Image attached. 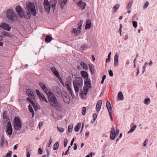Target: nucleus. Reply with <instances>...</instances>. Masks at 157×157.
<instances>
[{"label":"nucleus","mask_w":157,"mask_h":157,"mask_svg":"<svg viewBox=\"0 0 157 157\" xmlns=\"http://www.w3.org/2000/svg\"><path fill=\"white\" fill-rule=\"evenodd\" d=\"M15 9L17 12L20 17H22L23 12L21 8L19 6H18L16 7Z\"/></svg>","instance_id":"nucleus-14"},{"label":"nucleus","mask_w":157,"mask_h":157,"mask_svg":"<svg viewBox=\"0 0 157 157\" xmlns=\"http://www.w3.org/2000/svg\"><path fill=\"white\" fill-rule=\"evenodd\" d=\"M72 31V33H74L75 35H77L80 33V31L79 30L75 29H74Z\"/></svg>","instance_id":"nucleus-28"},{"label":"nucleus","mask_w":157,"mask_h":157,"mask_svg":"<svg viewBox=\"0 0 157 157\" xmlns=\"http://www.w3.org/2000/svg\"><path fill=\"white\" fill-rule=\"evenodd\" d=\"M38 152H39V154L40 155H41V154H42V149H41V148H39Z\"/></svg>","instance_id":"nucleus-52"},{"label":"nucleus","mask_w":157,"mask_h":157,"mask_svg":"<svg viewBox=\"0 0 157 157\" xmlns=\"http://www.w3.org/2000/svg\"><path fill=\"white\" fill-rule=\"evenodd\" d=\"M118 97L120 100H122L124 99V96L121 92H119L118 94Z\"/></svg>","instance_id":"nucleus-30"},{"label":"nucleus","mask_w":157,"mask_h":157,"mask_svg":"<svg viewBox=\"0 0 157 157\" xmlns=\"http://www.w3.org/2000/svg\"><path fill=\"white\" fill-rule=\"evenodd\" d=\"M48 94V100L52 107L56 109L59 111L62 110V108L58 101L56 97L52 92H50Z\"/></svg>","instance_id":"nucleus-1"},{"label":"nucleus","mask_w":157,"mask_h":157,"mask_svg":"<svg viewBox=\"0 0 157 157\" xmlns=\"http://www.w3.org/2000/svg\"><path fill=\"white\" fill-rule=\"evenodd\" d=\"M12 153V151H10L8 153H7L6 155V157H10L11 154Z\"/></svg>","instance_id":"nucleus-43"},{"label":"nucleus","mask_w":157,"mask_h":157,"mask_svg":"<svg viewBox=\"0 0 157 157\" xmlns=\"http://www.w3.org/2000/svg\"><path fill=\"white\" fill-rule=\"evenodd\" d=\"M68 142V140L67 138H65L64 139V147H66L67 146V145Z\"/></svg>","instance_id":"nucleus-44"},{"label":"nucleus","mask_w":157,"mask_h":157,"mask_svg":"<svg viewBox=\"0 0 157 157\" xmlns=\"http://www.w3.org/2000/svg\"><path fill=\"white\" fill-rule=\"evenodd\" d=\"M26 8L29 12L31 13L34 16H35L36 13L35 10V7L33 2H29L26 3Z\"/></svg>","instance_id":"nucleus-4"},{"label":"nucleus","mask_w":157,"mask_h":157,"mask_svg":"<svg viewBox=\"0 0 157 157\" xmlns=\"http://www.w3.org/2000/svg\"><path fill=\"white\" fill-rule=\"evenodd\" d=\"M43 125V124L41 122H40L39 123V128L40 129L41 128V127Z\"/></svg>","instance_id":"nucleus-56"},{"label":"nucleus","mask_w":157,"mask_h":157,"mask_svg":"<svg viewBox=\"0 0 157 157\" xmlns=\"http://www.w3.org/2000/svg\"><path fill=\"white\" fill-rule=\"evenodd\" d=\"M106 106L109 112H113L112 109L110 102L108 101H107Z\"/></svg>","instance_id":"nucleus-19"},{"label":"nucleus","mask_w":157,"mask_h":157,"mask_svg":"<svg viewBox=\"0 0 157 157\" xmlns=\"http://www.w3.org/2000/svg\"><path fill=\"white\" fill-rule=\"evenodd\" d=\"M6 16L8 20L11 22L14 21V18L16 17V14L11 10H9L6 12Z\"/></svg>","instance_id":"nucleus-6"},{"label":"nucleus","mask_w":157,"mask_h":157,"mask_svg":"<svg viewBox=\"0 0 157 157\" xmlns=\"http://www.w3.org/2000/svg\"><path fill=\"white\" fill-rule=\"evenodd\" d=\"M111 132H112V133H114V132H115V128L114 127H113L112 128V130Z\"/></svg>","instance_id":"nucleus-57"},{"label":"nucleus","mask_w":157,"mask_h":157,"mask_svg":"<svg viewBox=\"0 0 157 157\" xmlns=\"http://www.w3.org/2000/svg\"><path fill=\"white\" fill-rule=\"evenodd\" d=\"M148 4H149L148 2H147L144 5V8H147L148 7Z\"/></svg>","instance_id":"nucleus-54"},{"label":"nucleus","mask_w":157,"mask_h":157,"mask_svg":"<svg viewBox=\"0 0 157 157\" xmlns=\"http://www.w3.org/2000/svg\"><path fill=\"white\" fill-rule=\"evenodd\" d=\"M30 105V107H29V110L30 112L32 113V117H34V113L33 109V108L32 107H31V105Z\"/></svg>","instance_id":"nucleus-39"},{"label":"nucleus","mask_w":157,"mask_h":157,"mask_svg":"<svg viewBox=\"0 0 157 157\" xmlns=\"http://www.w3.org/2000/svg\"><path fill=\"white\" fill-rule=\"evenodd\" d=\"M12 128L10 122H8L6 124V132L7 135L10 136L12 134Z\"/></svg>","instance_id":"nucleus-11"},{"label":"nucleus","mask_w":157,"mask_h":157,"mask_svg":"<svg viewBox=\"0 0 157 157\" xmlns=\"http://www.w3.org/2000/svg\"><path fill=\"white\" fill-rule=\"evenodd\" d=\"M39 85L42 90L48 95L50 92H52L50 90H48L45 84L43 82H40Z\"/></svg>","instance_id":"nucleus-8"},{"label":"nucleus","mask_w":157,"mask_h":157,"mask_svg":"<svg viewBox=\"0 0 157 157\" xmlns=\"http://www.w3.org/2000/svg\"><path fill=\"white\" fill-rule=\"evenodd\" d=\"M57 128L59 131L62 133L64 131V129L61 127H57Z\"/></svg>","instance_id":"nucleus-38"},{"label":"nucleus","mask_w":157,"mask_h":157,"mask_svg":"<svg viewBox=\"0 0 157 157\" xmlns=\"http://www.w3.org/2000/svg\"><path fill=\"white\" fill-rule=\"evenodd\" d=\"M120 5L119 4H117L113 7V9H115L114 11L118 9L120 7Z\"/></svg>","instance_id":"nucleus-46"},{"label":"nucleus","mask_w":157,"mask_h":157,"mask_svg":"<svg viewBox=\"0 0 157 157\" xmlns=\"http://www.w3.org/2000/svg\"><path fill=\"white\" fill-rule=\"evenodd\" d=\"M83 83L82 80L80 77H77L75 80L73 81V84L76 92H78L79 90L82 89Z\"/></svg>","instance_id":"nucleus-3"},{"label":"nucleus","mask_w":157,"mask_h":157,"mask_svg":"<svg viewBox=\"0 0 157 157\" xmlns=\"http://www.w3.org/2000/svg\"><path fill=\"white\" fill-rule=\"evenodd\" d=\"M74 145H75V146H74V149L75 150H76L77 149V147L76 144L75 143L74 144Z\"/></svg>","instance_id":"nucleus-63"},{"label":"nucleus","mask_w":157,"mask_h":157,"mask_svg":"<svg viewBox=\"0 0 157 157\" xmlns=\"http://www.w3.org/2000/svg\"><path fill=\"white\" fill-rule=\"evenodd\" d=\"M76 2L81 10H83L85 9L86 5V3L85 2H82L81 0H77Z\"/></svg>","instance_id":"nucleus-12"},{"label":"nucleus","mask_w":157,"mask_h":157,"mask_svg":"<svg viewBox=\"0 0 157 157\" xmlns=\"http://www.w3.org/2000/svg\"><path fill=\"white\" fill-rule=\"evenodd\" d=\"M52 139L51 137L49 141V145L48 146V147H50V144H51V143H52Z\"/></svg>","instance_id":"nucleus-55"},{"label":"nucleus","mask_w":157,"mask_h":157,"mask_svg":"<svg viewBox=\"0 0 157 157\" xmlns=\"http://www.w3.org/2000/svg\"><path fill=\"white\" fill-rule=\"evenodd\" d=\"M147 64V62H146L145 63H144V65L143 66V69H145V68H146V65Z\"/></svg>","instance_id":"nucleus-60"},{"label":"nucleus","mask_w":157,"mask_h":157,"mask_svg":"<svg viewBox=\"0 0 157 157\" xmlns=\"http://www.w3.org/2000/svg\"><path fill=\"white\" fill-rule=\"evenodd\" d=\"M116 136H117L115 134V132H114V133L110 132V138L111 140H114L115 139Z\"/></svg>","instance_id":"nucleus-23"},{"label":"nucleus","mask_w":157,"mask_h":157,"mask_svg":"<svg viewBox=\"0 0 157 157\" xmlns=\"http://www.w3.org/2000/svg\"><path fill=\"white\" fill-rule=\"evenodd\" d=\"M86 110V108L85 107H83L82 109V114L83 115H85Z\"/></svg>","instance_id":"nucleus-41"},{"label":"nucleus","mask_w":157,"mask_h":157,"mask_svg":"<svg viewBox=\"0 0 157 157\" xmlns=\"http://www.w3.org/2000/svg\"><path fill=\"white\" fill-rule=\"evenodd\" d=\"M73 125V124H71L69 125L68 126V135L69 133H71L72 131Z\"/></svg>","instance_id":"nucleus-26"},{"label":"nucleus","mask_w":157,"mask_h":157,"mask_svg":"<svg viewBox=\"0 0 157 157\" xmlns=\"http://www.w3.org/2000/svg\"><path fill=\"white\" fill-rule=\"evenodd\" d=\"M51 70L56 77L59 75V72L54 67H52L51 68Z\"/></svg>","instance_id":"nucleus-20"},{"label":"nucleus","mask_w":157,"mask_h":157,"mask_svg":"<svg viewBox=\"0 0 157 157\" xmlns=\"http://www.w3.org/2000/svg\"><path fill=\"white\" fill-rule=\"evenodd\" d=\"M91 26V22L90 20L88 19L86 22V25L85 29H87L90 28Z\"/></svg>","instance_id":"nucleus-21"},{"label":"nucleus","mask_w":157,"mask_h":157,"mask_svg":"<svg viewBox=\"0 0 157 157\" xmlns=\"http://www.w3.org/2000/svg\"><path fill=\"white\" fill-rule=\"evenodd\" d=\"M109 75L110 76H113V71L111 70L109 71Z\"/></svg>","instance_id":"nucleus-48"},{"label":"nucleus","mask_w":157,"mask_h":157,"mask_svg":"<svg viewBox=\"0 0 157 157\" xmlns=\"http://www.w3.org/2000/svg\"><path fill=\"white\" fill-rule=\"evenodd\" d=\"M31 99V98L30 97H28L27 98V100L30 103H31V104H33L34 102Z\"/></svg>","instance_id":"nucleus-47"},{"label":"nucleus","mask_w":157,"mask_h":157,"mask_svg":"<svg viewBox=\"0 0 157 157\" xmlns=\"http://www.w3.org/2000/svg\"><path fill=\"white\" fill-rule=\"evenodd\" d=\"M57 1L56 0H51L49 2L48 0H44V4L46 11L49 13L50 10L53 11L56 8Z\"/></svg>","instance_id":"nucleus-2"},{"label":"nucleus","mask_w":157,"mask_h":157,"mask_svg":"<svg viewBox=\"0 0 157 157\" xmlns=\"http://www.w3.org/2000/svg\"><path fill=\"white\" fill-rule=\"evenodd\" d=\"M93 117H94V121H93V122L91 121V123H92L93 122H94L96 120V118H97V114L96 113H94L93 114Z\"/></svg>","instance_id":"nucleus-45"},{"label":"nucleus","mask_w":157,"mask_h":157,"mask_svg":"<svg viewBox=\"0 0 157 157\" xmlns=\"http://www.w3.org/2000/svg\"><path fill=\"white\" fill-rule=\"evenodd\" d=\"M67 0H60V6L62 8H63L66 5Z\"/></svg>","instance_id":"nucleus-22"},{"label":"nucleus","mask_w":157,"mask_h":157,"mask_svg":"<svg viewBox=\"0 0 157 157\" xmlns=\"http://www.w3.org/2000/svg\"><path fill=\"white\" fill-rule=\"evenodd\" d=\"M63 100L64 102L66 104H69L71 101L70 97L66 92H64L62 94Z\"/></svg>","instance_id":"nucleus-9"},{"label":"nucleus","mask_w":157,"mask_h":157,"mask_svg":"<svg viewBox=\"0 0 157 157\" xmlns=\"http://www.w3.org/2000/svg\"><path fill=\"white\" fill-rule=\"evenodd\" d=\"M7 113L6 111H4L2 114V117L3 119H5L7 118Z\"/></svg>","instance_id":"nucleus-40"},{"label":"nucleus","mask_w":157,"mask_h":157,"mask_svg":"<svg viewBox=\"0 0 157 157\" xmlns=\"http://www.w3.org/2000/svg\"><path fill=\"white\" fill-rule=\"evenodd\" d=\"M31 12H28L27 13L25 14L23 13V15H24V17L27 19L29 18L31 16Z\"/></svg>","instance_id":"nucleus-25"},{"label":"nucleus","mask_w":157,"mask_h":157,"mask_svg":"<svg viewBox=\"0 0 157 157\" xmlns=\"http://www.w3.org/2000/svg\"><path fill=\"white\" fill-rule=\"evenodd\" d=\"M115 132V134H116V135H117V136L118 134H119V130L118 129H117L116 130V132Z\"/></svg>","instance_id":"nucleus-58"},{"label":"nucleus","mask_w":157,"mask_h":157,"mask_svg":"<svg viewBox=\"0 0 157 157\" xmlns=\"http://www.w3.org/2000/svg\"><path fill=\"white\" fill-rule=\"evenodd\" d=\"M139 67H137V73H136V75L137 76H138V75H139Z\"/></svg>","instance_id":"nucleus-62"},{"label":"nucleus","mask_w":157,"mask_h":157,"mask_svg":"<svg viewBox=\"0 0 157 157\" xmlns=\"http://www.w3.org/2000/svg\"><path fill=\"white\" fill-rule=\"evenodd\" d=\"M80 65L83 69L86 70L88 69L87 66L86 64L83 61L81 62Z\"/></svg>","instance_id":"nucleus-24"},{"label":"nucleus","mask_w":157,"mask_h":157,"mask_svg":"<svg viewBox=\"0 0 157 157\" xmlns=\"http://www.w3.org/2000/svg\"><path fill=\"white\" fill-rule=\"evenodd\" d=\"M26 93L32 99H34V96L33 92L30 89H27Z\"/></svg>","instance_id":"nucleus-18"},{"label":"nucleus","mask_w":157,"mask_h":157,"mask_svg":"<svg viewBox=\"0 0 157 157\" xmlns=\"http://www.w3.org/2000/svg\"><path fill=\"white\" fill-rule=\"evenodd\" d=\"M90 71H91L92 74H94L95 73V69L92 66H91L90 68Z\"/></svg>","instance_id":"nucleus-37"},{"label":"nucleus","mask_w":157,"mask_h":157,"mask_svg":"<svg viewBox=\"0 0 157 157\" xmlns=\"http://www.w3.org/2000/svg\"><path fill=\"white\" fill-rule=\"evenodd\" d=\"M59 146V143L58 142H56L54 145L53 149L54 150H57Z\"/></svg>","instance_id":"nucleus-34"},{"label":"nucleus","mask_w":157,"mask_h":157,"mask_svg":"<svg viewBox=\"0 0 157 157\" xmlns=\"http://www.w3.org/2000/svg\"><path fill=\"white\" fill-rule=\"evenodd\" d=\"M71 84L70 82L67 81L65 83L64 85L67 87V90L69 91L70 94H72L73 93V90L71 87Z\"/></svg>","instance_id":"nucleus-13"},{"label":"nucleus","mask_w":157,"mask_h":157,"mask_svg":"<svg viewBox=\"0 0 157 157\" xmlns=\"http://www.w3.org/2000/svg\"><path fill=\"white\" fill-rule=\"evenodd\" d=\"M86 87H83V92L81 94L82 95L84 94L86 96L88 92L89 88L91 87V82L89 79H87L85 82Z\"/></svg>","instance_id":"nucleus-7"},{"label":"nucleus","mask_w":157,"mask_h":157,"mask_svg":"<svg viewBox=\"0 0 157 157\" xmlns=\"http://www.w3.org/2000/svg\"><path fill=\"white\" fill-rule=\"evenodd\" d=\"M52 40V37L49 36H47L46 37L45 40L47 43L50 42Z\"/></svg>","instance_id":"nucleus-32"},{"label":"nucleus","mask_w":157,"mask_h":157,"mask_svg":"<svg viewBox=\"0 0 157 157\" xmlns=\"http://www.w3.org/2000/svg\"><path fill=\"white\" fill-rule=\"evenodd\" d=\"M13 123L14 128L16 130H18L20 129L21 127V124L20 120L18 117H15L13 121Z\"/></svg>","instance_id":"nucleus-5"},{"label":"nucleus","mask_w":157,"mask_h":157,"mask_svg":"<svg viewBox=\"0 0 157 157\" xmlns=\"http://www.w3.org/2000/svg\"><path fill=\"white\" fill-rule=\"evenodd\" d=\"M81 123H78L77 125L75 127V131L76 132H78L79 129H80V127L81 126Z\"/></svg>","instance_id":"nucleus-27"},{"label":"nucleus","mask_w":157,"mask_h":157,"mask_svg":"<svg viewBox=\"0 0 157 157\" xmlns=\"http://www.w3.org/2000/svg\"><path fill=\"white\" fill-rule=\"evenodd\" d=\"M92 153H90V154L87 155L86 157H92Z\"/></svg>","instance_id":"nucleus-59"},{"label":"nucleus","mask_w":157,"mask_h":157,"mask_svg":"<svg viewBox=\"0 0 157 157\" xmlns=\"http://www.w3.org/2000/svg\"><path fill=\"white\" fill-rule=\"evenodd\" d=\"M132 24L133 27L135 28H136L137 26V23L136 21H132Z\"/></svg>","instance_id":"nucleus-42"},{"label":"nucleus","mask_w":157,"mask_h":157,"mask_svg":"<svg viewBox=\"0 0 157 157\" xmlns=\"http://www.w3.org/2000/svg\"><path fill=\"white\" fill-rule=\"evenodd\" d=\"M119 55L118 52H116L114 56V66L116 67L118 64Z\"/></svg>","instance_id":"nucleus-16"},{"label":"nucleus","mask_w":157,"mask_h":157,"mask_svg":"<svg viewBox=\"0 0 157 157\" xmlns=\"http://www.w3.org/2000/svg\"><path fill=\"white\" fill-rule=\"evenodd\" d=\"M81 73L82 77H83V78H86L87 77L88 75L87 73L84 71H81Z\"/></svg>","instance_id":"nucleus-29"},{"label":"nucleus","mask_w":157,"mask_h":157,"mask_svg":"<svg viewBox=\"0 0 157 157\" xmlns=\"http://www.w3.org/2000/svg\"><path fill=\"white\" fill-rule=\"evenodd\" d=\"M36 92L41 101H44L46 103L48 102V101L44 95L41 94L38 90H36Z\"/></svg>","instance_id":"nucleus-10"},{"label":"nucleus","mask_w":157,"mask_h":157,"mask_svg":"<svg viewBox=\"0 0 157 157\" xmlns=\"http://www.w3.org/2000/svg\"><path fill=\"white\" fill-rule=\"evenodd\" d=\"M47 151V155H44L43 157H49L50 155V153L49 151L48 150Z\"/></svg>","instance_id":"nucleus-49"},{"label":"nucleus","mask_w":157,"mask_h":157,"mask_svg":"<svg viewBox=\"0 0 157 157\" xmlns=\"http://www.w3.org/2000/svg\"><path fill=\"white\" fill-rule=\"evenodd\" d=\"M102 101L101 100L98 101L96 105V110L98 112L100 110L102 105Z\"/></svg>","instance_id":"nucleus-17"},{"label":"nucleus","mask_w":157,"mask_h":157,"mask_svg":"<svg viewBox=\"0 0 157 157\" xmlns=\"http://www.w3.org/2000/svg\"><path fill=\"white\" fill-rule=\"evenodd\" d=\"M74 140H75V139L74 138L72 139V140L71 141V146H72L73 145V142H74Z\"/></svg>","instance_id":"nucleus-61"},{"label":"nucleus","mask_w":157,"mask_h":157,"mask_svg":"<svg viewBox=\"0 0 157 157\" xmlns=\"http://www.w3.org/2000/svg\"><path fill=\"white\" fill-rule=\"evenodd\" d=\"M136 127H137L136 125H135L134 126H133L131 128L130 130L128 132V134H129V133H131L133 132L135 130Z\"/></svg>","instance_id":"nucleus-33"},{"label":"nucleus","mask_w":157,"mask_h":157,"mask_svg":"<svg viewBox=\"0 0 157 157\" xmlns=\"http://www.w3.org/2000/svg\"><path fill=\"white\" fill-rule=\"evenodd\" d=\"M132 2H130L128 4V6L126 7V9L127 10L129 9L132 7Z\"/></svg>","instance_id":"nucleus-36"},{"label":"nucleus","mask_w":157,"mask_h":157,"mask_svg":"<svg viewBox=\"0 0 157 157\" xmlns=\"http://www.w3.org/2000/svg\"><path fill=\"white\" fill-rule=\"evenodd\" d=\"M150 102V100L149 98H147L145 99L144 101V103L145 104L148 105Z\"/></svg>","instance_id":"nucleus-35"},{"label":"nucleus","mask_w":157,"mask_h":157,"mask_svg":"<svg viewBox=\"0 0 157 157\" xmlns=\"http://www.w3.org/2000/svg\"><path fill=\"white\" fill-rule=\"evenodd\" d=\"M88 46L86 45H84L81 46V48L82 50H84L85 49L87 48Z\"/></svg>","instance_id":"nucleus-51"},{"label":"nucleus","mask_w":157,"mask_h":157,"mask_svg":"<svg viewBox=\"0 0 157 157\" xmlns=\"http://www.w3.org/2000/svg\"><path fill=\"white\" fill-rule=\"evenodd\" d=\"M61 91L58 87H55V93L59 95L60 94Z\"/></svg>","instance_id":"nucleus-31"},{"label":"nucleus","mask_w":157,"mask_h":157,"mask_svg":"<svg viewBox=\"0 0 157 157\" xmlns=\"http://www.w3.org/2000/svg\"><path fill=\"white\" fill-rule=\"evenodd\" d=\"M110 58H108L106 59V63H108L110 62Z\"/></svg>","instance_id":"nucleus-64"},{"label":"nucleus","mask_w":157,"mask_h":157,"mask_svg":"<svg viewBox=\"0 0 157 157\" xmlns=\"http://www.w3.org/2000/svg\"><path fill=\"white\" fill-rule=\"evenodd\" d=\"M56 77L59 79V80L60 81H60H61L62 80V78L60 77L59 75H58Z\"/></svg>","instance_id":"nucleus-53"},{"label":"nucleus","mask_w":157,"mask_h":157,"mask_svg":"<svg viewBox=\"0 0 157 157\" xmlns=\"http://www.w3.org/2000/svg\"><path fill=\"white\" fill-rule=\"evenodd\" d=\"M112 112H109V116H110V118L111 120L112 121H113V117H112Z\"/></svg>","instance_id":"nucleus-50"},{"label":"nucleus","mask_w":157,"mask_h":157,"mask_svg":"<svg viewBox=\"0 0 157 157\" xmlns=\"http://www.w3.org/2000/svg\"><path fill=\"white\" fill-rule=\"evenodd\" d=\"M0 27L2 28L3 29L8 31H10L11 28L8 24L4 23H2L0 25Z\"/></svg>","instance_id":"nucleus-15"}]
</instances>
